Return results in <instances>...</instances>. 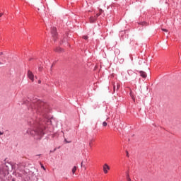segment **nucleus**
<instances>
[{
	"label": "nucleus",
	"instance_id": "obj_1",
	"mask_svg": "<svg viewBox=\"0 0 181 181\" xmlns=\"http://www.w3.org/2000/svg\"><path fill=\"white\" fill-rule=\"evenodd\" d=\"M23 104L27 105L28 110L35 114V119H29L28 124L30 127L27 130L28 135H32L36 141H40L47 132V127L52 125V119L47 118L49 109L45 102H42L37 98L33 97L24 100Z\"/></svg>",
	"mask_w": 181,
	"mask_h": 181
},
{
	"label": "nucleus",
	"instance_id": "obj_2",
	"mask_svg": "<svg viewBox=\"0 0 181 181\" xmlns=\"http://www.w3.org/2000/svg\"><path fill=\"white\" fill-rule=\"evenodd\" d=\"M11 168V169H13V165L11 163H6L3 169H5L4 172H3V174L4 175H9V168Z\"/></svg>",
	"mask_w": 181,
	"mask_h": 181
},
{
	"label": "nucleus",
	"instance_id": "obj_3",
	"mask_svg": "<svg viewBox=\"0 0 181 181\" xmlns=\"http://www.w3.org/2000/svg\"><path fill=\"white\" fill-rule=\"evenodd\" d=\"M51 35H52V37H54V41L56 42L57 37V28H56V27L51 28Z\"/></svg>",
	"mask_w": 181,
	"mask_h": 181
},
{
	"label": "nucleus",
	"instance_id": "obj_4",
	"mask_svg": "<svg viewBox=\"0 0 181 181\" xmlns=\"http://www.w3.org/2000/svg\"><path fill=\"white\" fill-rule=\"evenodd\" d=\"M27 76L31 81H35V75H33V72H32L30 70L28 71Z\"/></svg>",
	"mask_w": 181,
	"mask_h": 181
},
{
	"label": "nucleus",
	"instance_id": "obj_5",
	"mask_svg": "<svg viewBox=\"0 0 181 181\" xmlns=\"http://www.w3.org/2000/svg\"><path fill=\"white\" fill-rule=\"evenodd\" d=\"M127 73L129 76H132L134 78H136V73H135L134 71L129 69L127 71Z\"/></svg>",
	"mask_w": 181,
	"mask_h": 181
},
{
	"label": "nucleus",
	"instance_id": "obj_6",
	"mask_svg": "<svg viewBox=\"0 0 181 181\" xmlns=\"http://www.w3.org/2000/svg\"><path fill=\"white\" fill-rule=\"evenodd\" d=\"M108 170H110V166H108L107 164H105L103 165V172H104V173H105V174L108 173Z\"/></svg>",
	"mask_w": 181,
	"mask_h": 181
},
{
	"label": "nucleus",
	"instance_id": "obj_7",
	"mask_svg": "<svg viewBox=\"0 0 181 181\" xmlns=\"http://www.w3.org/2000/svg\"><path fill=\"white\" fill-rule=\"evenodd\" d=\"M141 77H143V78H146V72L144 71H137Z\"/></svg>",
	"mask_w": 181,
	"mask_h": 181
},
{
	"label": "nucleus",
	"instance_id": "obj_8",
	"mask_svg": "<svg viewBox=\"0 0 181 181\" xmlns=\"http://www.w3.org/2000/svg\"><path fill=\"white\" fill-rule=\"evenodd\" d=\"M66 42H67V35H64L63 39L61 40L60 44L63 45V43H66Z\"/></svg>",
	"mask_w": 181,
	"mask_h": 181
},
{
	"label": "nucleus",
	"instance_id": "obj_9",
	"mask_svg": "<svg viewBox=\"0 0 181 181\" xmlns=\"http://www.w3.org/2000/svg\"><path fill=\"white\" fill-rule=\"evenodd\" d=\"M89 21H90V23H94V22H95V21H97V18L95 17L92 16L89 18Z\"/></svg>",
	"mask_w": 181,
	"mask_h": 181
},
{
	"label": "nucleus",
	"instance_id": "obj_10",
	"mask_svg": "<svg viewBox=\"0 0 181 181\" xmlns=\"http://www.w3.org/2000/svg\"><path fill=\"white\" fill-rule=\"evenodd\" d=\"M55 52H57V53H62V52H64L63 49H62L61 47H57L55 49Z\"/></svg>",
	"mask_w": 181,
	"mask_h": 181
},
{
	"label": "nucleus",
	"instance_id": "obj_11",
	"mask_svg": "<svg viewBox=\"0 0 181 181\" xmlns=\"http://www.w3.org/2000/svg\"><path fill=\"white\" fill-rule=\"evenodd\" d=\"M139 25H141V26H146L148 25V23L145 22V21H142L139 23Z\"/></svg>",
	"mask_w": 181,
	"mask_h": 181
},
{
	"label": "nucleus",
	"instance_id": "obj_12",
	"mask_svg": "<svg viewBox=\"0 0 181 181\" xmlns=\"http://www.w3.org/2000/svg\"><path fill=\"white\" fill-rule=\"evenodd\" d=\"M145 64V59H139V64L141 66V64Z\"/></svg>",
	"mask_w": 181,
	"mask_h": 181
},
{
	"label": "nucleus",
	"instance_id": "obj_13",
	"mask_svg": "<svg viewBox=\"0 0 181 181\" xmlns=\"http://www.w3.org/2000/svg\"><path fill=\"white\" fill-rule=\"evenodd\" d=\"M76 170H77V167L76 166H74V168H72V173L73 174L76 173Z\"/></svg>",
	"mask_w": 181,
	"mask_h": 181
},
{
	"label": "nucleus",
	"instance_id": "obj_14",
	"mask_svg": "<svg viewBox=\"0 0 181 181\" xmlns=\"http://www.w3.org/2000/svg\"><path fill=\"white\" fill-rule=\"evenodd\" d=\"M130 96L132 98V100L135 101V97H134V95L132 94V92H130Z\"/></svg>",
	"mask_w": 181,
	"mask_h": 181
},
{
	"label": "nucleus",
	"instance_id": "obj_15",
	"mask_svg": "<svg viewBox=\"0 0 181 181\" xmlns=\"http://www.w3.org/2000/svg\"><path fill=\"white\" fill-rule=\"evenodd\" d=\"M126 179L127 180H128V179H131V177H129V174L128 173H127L126 174Z\"/></svg>",
	"mask_w": 181,
	"mask_h": 181
},
{
	"label": "nucleus",
	"instance_id": "obj_16",
	"mask_svg": "<svg viewBox=\"0 0 181 181\" xmlns=\"http://www.w3.org/2000/svg\"><path fill=\"white\" fill-rule=\"evenodd\" d=\"M107 122H103V127H107Z\"/></svg>",
	"mask_w": 181,
	"mask_h": 181
},
{
	"label": "nucleus",
	"instance_id": "obj_17",
	"mask_svg": "<svg viewBox=\"0 0 181 181\" xmlns=\"http://www.w3.org/2000/svg\"><path fill=\"white\" fill-rule=\"evenodd\" d=\"M83 39H84L85 40H87L88 39V36L85 35L83 37Z\"/></svg>",
	"mask_w": 181,
	"mask_h": 181
},
{
	"label": "nucleus",
	"instance_id": "obj_18",
	"mask_svg": "<svg viewBox=\"0 0 181 181\" xmlns=\"http://www.w3.org/2000/svg\"><path fill=\"white\" fill-rule=\"evenodd\" d=\"M101 14L100 13H96V15H95V18H96V19H97V18H98V16H100Z\"/></svg>",
	"mask_w": 181,
	"mask_h": 181
},
{
	"label": "nucleus",
	"instance_id": "obj_19",
	"mask_svg": "<svg viewBox=\"0 0 181 181\" xmlns=\"http://www.w3.org/2000/svg\"><path fill=\"white\" fill-rule=\"evenodd\" d=\"M64 141L66 143V144H70V141H68L67 139H64Z\"/></svg>",
	"mask_w": 181,
	"mask_h": 181
},
{
	"label": "nucleus",
	"instance_id": "obj_20",
	"mask_svg": "<svg viewBox=\"0 0 181 181\" xmlns=\"http://www.w3.org/2000/svg\"><path fill=\"white\" fill-rule=\"evenodd\" d=\"M84 163V161H82L81 162V167L83 168H83H86V165H83V163Z\"/></svg>",
	"mask_w": 181,
	"mask_h": 181
},
{
	"label": "nucleus",
	"instance_id": "obj_21",
	"mask_svg": "<svg viewBox=\"0 0 181 181\" xmlns=\"http://www.w3.org/2000/svg\"><path fill=\"white\" fill-rule=\"evenodd\" d=\"M57 149V148H55L52 151H50V152H56Z\"/></svg>",
	"mask_w": 181,
	"mask_h": 181
},
{
	"label": "nucleus",
	"instance_id": "obj_22",
	"mask_svg": "<svg viewBox=\"0 0 181 181\" xmlns=\"http://www.w3.org/2000/svg\"><path fill=\"white\" fill-rule=\"evenodd\" d=\"M162 30H163V32H168V30H166V29H162Z\"/></svg>",
	"mask_w": 181,
	"mask_h": 181
},
{
	"label": "nucleus",
	"instance_id": "obj_23",
	"mask_svg": "<svg viewBox=\"0 0 181 181\" xmlns=\"http://www.w3.org/2000/svg\"><path fill=\"white\" fill-rule=\"evenodd\" d=\"M91 142H92V141H90V143H89L90 148H91Z\"/></svg>",
	"mask_w": 181,
	"mask_h": 181
},
{
	"label": "nucleus",
	"instance_id": "obj_24",
	"mask_svg": "<svg viewBox=\"0 0 181 181\" xmlns=\"http://www.w3.org/2000/svg\"><path fill=\"white\" fill-rule=\"evenodd\" d=\"M0 135H4V132H0Z\"/></svg>",
	"mask_w": 181,
	"mask_h": 181
},
{
	"label": "nucleus",
	"instance_id": "obj_25",
	"mask_svg": "<svg viewBox=\"0 0 181 181\" xmlns=\"http://www.w3.org/2000/svg\"><path fill=\"white\" fill-rule=\"evenodd\" d=\"M2 15H4V13H0V18L2 17Z\"/></svg>",
	"mask_w": 181,
	"mask_h": 181
},
{
	"label": "nucleus",
	"instance_id": "obj_26",
	"mask_svg": "<svg viewBox=\"0 0 181 181\" xmlns=\"http://www.w3.org/2000/svg\"><path fill=\"white\" fill-rule=\"evenodd\" d=\"M4 54V52H0V56H2Z\"/></svg>",
	"mask_w": 181,
	"mask_h": 181
},
{
	"label": "nucleus",
	"instance_id": "obj_27",
	"mask_svg": "<svg viewBox=\"0 0 181 181\" xmlns=\"http://www.w3.org/2000/svg\"><path fill=\"white\" fill-rule=\"evenodd\" d=\"M127 181H132L131 180V178H128V180H127Z\"/></svg>",
	"mask_w": 181,
	"mask_h": 181
},
{
	"label": "nucleus",
	"instance_id": "obj_28",
	"mask_svg": "<svg viewBox=\"0 0 181 181\" xmlns=\"http://www.w3.org/2000/svg\"><path fill=\"white\" fill-rule=\"evenodd\" d=\"M0 181H4V180L2 178H0Z\"/></svg>",
	"mask_w": 181,
	"mask_h": 181
},
{
	"label": "nucleus",
	"instance_id": "obj_29",
	"mask_svg": "<svg viewBox=\"0 0 181 181\" xmlns=\"http://www.w3.org/2000/svg\"><path fill=\"white\" fill-rule=\"evenodd\" d=\"M114 91H115V86H113Z\"/></svg>",
	"mask_w": 181,
	"mask_h": 181
},
{
	"label": "nucleus",
	"instance_id": "obj_30",
	"mask_svg": "<svg viewBox=\"0 0 181 181\" xmlns=\"http://www.w3.org/2000/svg\"><path fill=\"white\" fill-rule=\"evenodd\" d=\"M11 181H16L15 178H12Z\"/></svg>",
	"mask_w": 181,
	"mask_h": 181
},
{
	"label": "nucleus",
	"instance_id": "obj_31",
	"mask_svg": "<svg viewBox=\"0 0 181 181\" xmlns=\"http://www.w3.org/2000/svg\"><path fill=\"white\" fill-rule=\"evenodd\" d=\"M37 156H40V154L37 155Z\"/></svg>",
	"mask_w": 181,
	"mask_h": 181
},
{
	"label": "nucleus",
	"instance_id": "obj_32",
	"mask_svg": "<svg viewBox=\"0 0 181 181\" xmlns=\"http://www.w3.org/2000/svg\"><path fill=\"white\" fill-rule=\"evenodd\" d=\"M52 67H53V65H51V69H52Z\"/></svg>",
	"mask_w": 181,
	"mask_h": 181
},
{
	"label": "nucleus",
	"instance_id": "obj_33",
	"mask_svg": "<svg viewBox=\"0 0 181 181\" xmlns=\"http://www.w3.org/2000/svg\"><path fill=\"white\" fill-rule=\"evenodd\" d=\"M40 83H41L40 81H39V84H40Z\"/></svg>",
	"mask_w": 181,
	"mask_h": 181
},
{
	"label": "nucleus",
	"instance_id": "obj_34",
	"mask_svg": "<svg viewBox=\"0 0 181 181\" xmlns=\"http://www.w3.org/2000/svg\"><path fill=\"white\" fill-rule=\"evenodd\" d=\"M42 168H43V169H45V167H44V166H42Z\"/></svg>",
	"mask_w": 181,
	"mask_h": 181
},
{
	"label": "nucleus",
	"instance_id": "obj_35",
	"mask_svg": "<svg viewBox=\"0 0 181 181\" xmlns=\"http://www.w3.org/2000/svg\"><path fill=\"white\" fill-rule=\"evenodd\" d=\"M0 64H2V63L0 62Z\"/></svg>",
	"mask_w": 181,
	"mask_h": 181
},
{
	"label": "nucleus",
	"instance_id": "obj_36",
	"mask_svg": "<svg viewBox=\"0 0 181 181\" xmlns=\"http://www.w3.org/2000/svg\"><path fill=\"white\" fill-rule=\"evenodd\" d=\"M67 45L69 46V43H67Z\"/></svg>",
	"mask_w": 181,
	"mask_h": 181
},
{
	"label": "nucleus",
	"instance_id": "obj_37",
	"mask_svg": "<svg viewBox=\"0 0 181 181\" xmlns=\"http://www.w3.org/2000/svg\"><path fill=\"white\" fill-rule=\"evenodd\" d=\"M127 156H128V153H127Z\"/></svg>",
	"mask_w": 181,
	"mask_h": 181
}]
</instances>
